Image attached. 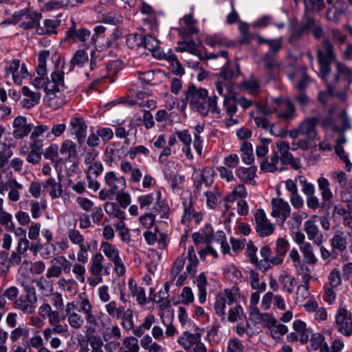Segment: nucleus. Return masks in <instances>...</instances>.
Here are the masks:
<instances>
[{"mask_svg": "<svg viewBox=\"0 0 352 352\" xmlns=\"http://www.w3.org/2000/svg\"><path fill=\"white\" fill-rule=\"evenodd\" d=\"M336 58L333 45L329 40L324 39L317 48V59L320 67L319 75L331 91L338 83V78L340 76L343 87H348L352 82V74L350 69L340 62L336 64L337 73L331 74V64Z\"/></svg>", "mask_w": 352, "mask_h": 352, "instance_id": "obj_1", "label": "nucleus"}, {"mask_svg": "<svg viewBox=\"0 0 352 352\" xmlns=\"http://www.w3.org/2000/svg\"><path fill=\"white\" fill-rule=\"evenodd\" d=\"M208 95V91L203 88H197L194 85H190L188 90L185 91V98L182 100L184 107L189 102L191 108L196 111L205 112V109L200 107V103L205 102Z\"/></svg>", "mask_w": 352, "mask_h": 352, "instance_id": "obj_2", "label": "nucleus"}, {"mask_svg": "<svg viewBox=\"0 0 352 352\" xmlns=\"http://www.w3.org/2000/svg\"><path fill=\"white\" fill-rule=\"evenodd\" d=\"M177 342L186 352H207L206 346L201 342V334L197 332L185 331Z\"/></svg>", "mask_w": 352, "mask_h": 352, "instance_id": "obj_3", "label": "nucleus"}, {"mask_svg": "<svg viewBox=\"0 0 352 352\" xmlns=\"http://www.w3.org/2000/svg\"><path fill=\"white\" fill-rule=\"evenodd\" d=\"M239 288L233 287L231 289H226L216 297L214 308L215 313L219 316L226 315L227 305H232L238 298Z\"/></svg>", "mask_w": 352, "mask_h": 352, "instance_id": "obj_4", "label": "nucleus"}, {"mask_svg": "<svg viewBox=\"0 0 352 352\" xmlns=\"http://www.w3.org/2000/svg\"><path fill=\"white\" fill-rule=\"evenodd\" d=\"M274 112L276 116L285 122L294 120L296 116V109L293 102L289 98L274 99Z\"/></svg>", "mask_w": 352, "mask_h": 352, "instance_id": "obj_5", "label": "nucleus"}, {"mask_svg": "<svg viewBox=\"0 0 352 352\" xmlns=\"http://www.w3.org/2000/svg\"><path fill=\"white\" fill-rule=\"evenodd\" d=\"M277 153L280 154L279 160L283 165H290L294 169L298 170L301 167L300 160L298 158H294L292 154L289 151V145L284 141H278L276 142Z\"/></svg>", "mask_w": 352, "mask_h": 352, "instance_id": "obj_6", "label": "nucleus"}, {"mask_svg": "<svg viewBox=\"0 0 352 352\" xmlns=\"http://www.w3.org/2000/svg\"><path fill=\"white\" fill-rule=\"evenodd\" d=\"M337 330L342 335H352V316L346 308L342 307L338 310L336 316Z\"/></svg>", "mask_w": 352, "mask_h": 352, "instance_id": "obj_7", "label": "nucleus"}, {"mask_svg": "<svg viewBox=\"0 0 352 352\" xmlns=\"http://www.w3.org/2000/svg\"><path fill=\"white\" fill-rule=\"evenodd\" d=\"M51 267L47 270L46 278H58L60 276L62 270L69 273L71 270L72 263L65 256H59L51 260Z\"/></svg>", "mask_w": 352, "mask_h": 352, "instance_id": "obj_8", "label": "nucleus"}, {"mask_svg": "<svg viewBox=\"0 0 352 352\" xmlns=\"http://www.w3.org/2000/svg\"><path fill=\"white\" fill-rule=\"evenodd\" d=\"M101 248L105 256L113 262L115 271L118 275H123L125 272V267L119 256V251L108 242H102Z\"/></svg>", "mask_w": 352, "mask_h": 352, "instance_id": "obj_9", "label": "nucleus"}, {"mask_svg": "<svg viewBox=\"0 0 352 352\" xmlns=\"http://www.w3.org/2000/svg\"><path fill=\"white\" fill-rule=\"evenodd\" d=\"M272 213L271 215L279 219L283 223L290 214V206L289 204L280 197L273 198L271 201Z\"/></svg>", "mask_w": 352, "mask_h": 352, "instance_id": "obj_10", "label": "nucleus"}, {"mask_svg": "<svg viewBox=\"0 0 352 352\" xmlns=\"http://www.w3.org/2000/svg\"><path fill=\"white\" fill-rule=\"evenodd\" d=\"M319 118L316 116L309 117L302 120L298 125L300 135L305 136L309 140H316L318 137L316 126Z\"/></svg>", "mask_w": 352, "mask_h": 352, "instance_id": "obj_11", "label": "nucleus"}, {"mask_svg": "<svg viewBox=\"0 0 352 352\" xmlns=\"http://www.w3.org/2000/svg\"><path fill=\"white\" fill-rule=\"evenodd\" d=\"M256 223V232L261 236H267L272 234L274 230V226L267 219L265 211L258 209L254 215Z\"/></svg>", "mask_w": 352, "mask_h": 352, "instance_id": "obj_12", "label": "nucleus"}, {"mask_svg": "<svg viewBox=\"0 0 352 352\" xmlns=\"http://www.w3.org/2000/svg\"><path fill=\"white\" fill-rule=\"evenodd\" d=\"M12 126L13 137L17 140L26 137L32 130L31 124L27 123V119L23 116H18L14 118Z\"/></svg>", "mask_w": 352, "mask_h": 352, "instance_id": "obj_13", "label": "nucleus"}, {"mask_svg": "<svg viewBox=\"0 0 352 352\" xmlns=\"http://www.w3.org/2000/svg\"><path fill=\"white\" fill-rule=\"evenodd\" d=\"M25 16V21L20 23V27L25 29L38 28L41 14L35 12H27L25 10H21L14 14V17Z\"/></svg>", "mask_w": 352, "mask_h": 352, "instance_id": "obj_14", "label": "nucleus"}, {"mask_svg": "<svg viewBox=\"0 0 352 352\" xmlns=\"http://www.w3.org/2000/svg\"><path fill=\"white\" fill-rule=\"evenodd\" d=\"M304 230L309 240L313 241L315 245L321 246L324 241L323 235L314 221L311 219L306 221L304 223Z\"/></svg>", "mask_w": 352, "mask_h": 352, "instance_id": "obj_15", "label": "nucleus"}, {"mask_svg": "<svg viewBox=\"0 0 352 352\" xmlns=\"http://www.w3.org/2000/svg\"><path fill=\"white\" fill-rule=\"evenodd\" d=\"M104 179L107 185L109 186V192L111 194H116L125 187L124 178L123 177H117L112 171L105 175Z\"/></svg>", "mask_w": 352, "mask_h": 352, "instance_id": "obj_16", "label": "nucleus"}, {"mask_svg": "<svg viewBox=\"0 0 352 352\" xmlns=\"http://www.w3.org/2000/svg\"><path fill=\"white\" fill-rule=\"evenodd\" d=\"M43 192L49 193L54 199L62 196L63 188L60 181L56 182L54 178L50 177L42 183Z\"/></svg>", "mask_w": 352, "mask_h": 352, "instance_id": "obj_17", "label": "nucleus"}, {"mask_svg": "<svg viewBox=\"0 0 352 352\" xmlns=\"http://www.w3.org/2000/svg\"><path fill=\"white\" fill-rule=\"evenodd\" d=\"M70 126L74 130V134L79 144L83 142L86 137L87 125L80 117L72 118L69 122Z\"/></svg>", "mask_w": 352, "mask_h": 352, "instance_id": "obj_18", "label": "nucleus"}, {"mask_svg": "<svg viewBox=\"0 0 352 352\" xmlns=\"http://www.w3.org/2000/svg\"><path fill=\"white\" fill-rule=\"evenodd\" d=\"M63 91L53 90L46 94L45 98L46 104L53 109L62 107L66 102Z\"/></svg>", "mask_w": 352, "mask_h": 352, "instance_id": "obj_19", "label": "nucleus"}, {"mask_svg": "<svg viewBox=\"0 0 352 352\" xmlns=\"http://www.w3.org/2000/svg\"><path fill=\"white\" fill-rule=\"evenodd\" d=\"M21 92L25 97L21 101V104L24 108L30 109L39 102L41 99L40 92L32 91L28 87H22Z\"/></svg>", "mask_w": 352, "mask_h": 352, "instance_id": "obj_20", "label": "nucleus"}, {"mask_svg": "<svg viewBox=\"0 0 352 352\" xmlns=\"http://www.w3.org/2000/svg\"><path fill=\"white\" fill-rule=\"evenodd\" d=\"M60 153L70 162L74 161L78 156L76 144L72 140L64 141L60 146Z\"/></svg>", "mask_w": 352, "mask_h": 352, "instance_id": "obj_21", "label": "nucleus"}, {"mask_svg": "<svg viewBox=\"0 0 352 352\" xmlns=\"http://www.w3.org/2000/svg\"><path fill=\"white\" fill-rule=\"evenodd\" d=\"M338 119L340 124L334 126V133L338 136L344 135V132L352 127L351 120L345 110H342L340 113Z\"/></svg>", "mask_w": 352, "mask_h": 352, "instance_id": "obj_22", "label": "nucleus"}, {"mask_svg": "<svg viewBox=\"0 0 352 352\" xmlns=\"http://www.w3.org/2000/svg\"><path fill=\"white\" fill-rule=\"evenodd\" d=\"M318 185L321 192L322 199V205L323 208L325 203H328L332 199L333 195L329 188L330 184L327 179L323 177H319L318 179Z\"/></svg>", "mask_w": 352, "mask_h": 352, "instance_id": "obj_23", "label": "nucleus"}, {"mask_svg": "<svg viewBox=\"0 0 352 352\" xmlns=\"http://www.w3.org/2000/svg\"><path fill=\"white\" fill-rule=\"evenodd\" d=\"M217 97L215 96L206 98L205 102L200 103V107H204L205 112L198 111L204 116H206L209 112L219 115L220 113V109L217 105Z\"/></svg>", "mask_w": 352, "mask_h": 352, "instance_id": "obj_24", "label": "nucleus"}, {"mask_svg": "<svg viewBox=\"0 0 352 352\" xmlns=\"http://www.w3.org/2000/svg\"><path fill=\"white\" fill-rule=\"evenodd\" d=\"M128 287L131 296L135 297L136 301L140 305H144L146 302V298L144 289L138 287L133 278L129 280Z\"/></svg>", "mask_w": 352, "mask_h": 352, "instance_id": "obj_25", "label": "nucleus"}, {"mask_svg": "<svg viewBox=\"0 0 352 352\" xmlns=\"http://www.w3.org/2000/svg\"><path fill=\"white\" fill-rule=\"evenodd\" d=\"M177 135L179 140L184 144L182 151L185 153L186 157L188 160L193 158V155L191 152L190 144L192 142L191 136L186 130L177 132Z\"/></svg>", "mask_w": 352, "mask_h": 352, "instance_id": "obj_26", "label": "nucleus"}, {"mask_svg": "<svg viewBox=\"0 0 352 352\" xmlns=\"http://www.w3.org/2000/svg\"><path fill=\"white\" fill-rule=\"evenodd\" d=\"M310 345L314 350L320 349V352H329V346L324 342V336L319 333H314L311 336Z\"/></svg>", "mask_w": 352, "mask_h": 352, "instance_id": "obj_27", "label": "nucleus"}, {"mask_svg": "<svg viewBox=\"0 0 352 352\" xmlns=\"http://www.w3.org/2000/svg\"><path fill=\"white\" fill-rule=\"evenodd\" d=\"M279 156L277 153H273L270 158H266L261 163V169L263 172L274 173L278 170L277 164Z\"/></svg>", "mask_w": 352, "mask_h": 352, "instance_id": "obj_28", "label": "nucleus"}, {"mask_svg": "<svg viewBox=\"0 0 352 352\" xmlns=\"http://www.w3.org/2000/svg\"><path fill=\"white\" fill-rule=\"evenodd\" d=\"M276 54L267 52L262 58L264 68L269 72H274L278 69L279 63L276 60Z\"/></svg>", "mask_w": 352, "mask_h": 352, "instance_id": "obj_29", "label": "nucleus"}, {"mask_svg": "<svg viewBox=\"0 0 352 352\" xmlns=\"http://www.w3.org/2000/svg\"><path fill=\"white\" fill-rule=\"evenodd\" d=\"M177 52H189L190 54L197 56L202 59L201 52L198 50L195 42L193 40L179 42L177 47Z\"/></svg>", "mask_w": 352, "mask_h": 352, "instance_id": "obj_30", "label": "nucleus"}, {"mask_svg": "<svg viewBox=\"0 0 352 352\" xmlns=\"http://www.w3.org/2000/svg\"><path fill=\"white\" fill-rule=\"evenodd\" d=\"M256 168L251 166L249 168L240 167L236 170V175L244 182L252 184L255 182L254 178L256 175Z\"/></svg>", "mask_w": 352, "mask_h": 352, "instance_id": "obj_31", "label": "nucleus"}, {"mask_svg": "<svg viewBox=\"0 0 352 352\" xmlns=\"http://www.w3.org/2000/svg\"><path fill=\"white\" fill-rule=\"evenodd\" d=\"M14 307L23 312L24 314H31L35 311L34 303L30 302L26 298L20 297L13 302Z\"/></svg>", "mask_w": 352, "mask_h": 352, "instance_id": "obj_32", "label": "nucleus"}, {"mask_svg": "<svg viewBox=\"0 0 352 352\" xmlns=\"http://www.w3.org/2000/svg\"><path fill=\"white\" fill-rule=\"evenodd\" d=\"M89 36V32L86 29H82L79 32L76 31V24L74 22L72 26L67 32V37L73 38L74 41L85 42Z\"/></svg>", "mask_w": 352, "mask_h": 352, "instance_id": "obj_33", "label": "nucleus"}, {"mask_svg": "<svg viewBox=\"0 0 352 352\" xmlns=\"http://www.w3.org/2000/svg\"><path fill=\"white\" fill-rule=\"evenodd\" d=\"M50 82L54 87V90L65 91L66 87L64 84V72L62 71H54L51 74Z\"/></svg>", "mask_w": 352, "mask_h": 352, "instance_id": "obj_34", "label": "nucleus"}, {"mask_svg": "<svg viewBox=\"0 0 352 352\" xmlns=\"http://www.w3.org/2000/svg\"><path fill=\"white\" fill-rule=\"evenodd\" d=\"M155 318L153 315L150 314L147 316L144 322L133 329V334L138 337L142 336L145 331L150 329L152 325L155 323Z\"/></svg>", "mask_w": 352, "mask_h": 352, "instance_id": "obj_35", "label": "nucleus"}, {"mask_svg": "<svg viewBox=\"0 0 352 352\" xmlns=\"http://www.w3.org/2000/svg\"><path fill=\"white\" fill-rule=\"evenodd\" d=\"M36 285L41 291V294L45 296L49 297L53 292V285L44 277H40L35 280Z\"/></svg>", "mask_w": 352, "mask_h": 352, "instance_id": "obj_36", "label": "nucleus"}, {"mask_svg": "<svg viewBox=\"0 0 352 352\" xmlns=\"http://www.w3.org/2000/svg\"><path fill=\"white\" fill-rule=\"evenodd\" d=\"M88 59V54L84 50H77L69 62V71H72L76 65L82 67Z\"/></svg>", "mask_w": 352, "mask_h": 352, "instance_id": "obj_37", "label": "nucleus"}, {"mask_svg": "<svg viewBox=\"0 0 352 352\" xmlns=\"http://www.w3.org/2000/svg\"><path fill=\"white\" fill-rule=\"evenodd\" d=\"M186 257L188 258L189 263L186 266V272L188 274L193 275L196 272V267L198 265L199 261L192 246H190L188 248V256Z\"/></svg>", "mask_w": 352, "mask_h": 352, "instance_id": "obj_38", "label": "nucleus"}, {"mask_svg": "<svg viewBox=\"0 0 352 352\" xmlns=\"http://www.w3.org/2000/svg\"><path fill=\"white\" fill-rule=\"evenodd\" d=\"M104 210L109 216L117 218L119 220H124L125 219L124 212H123L116 203H106L104 205Z\"/></svg>", "mask_w": 352, "mask_h": 352, "instance_id": "obj_39", "label": "nucleus"}, {"mask_svg": "<svg viewBox=\"0 0 352 352\" xmlns=\"http://www.w3.org/2000/svg\"><path fill=\"white\" fill-rule=\"evenodd\" d=\"M255 37L258 39L259 44H267L269 45L270 50L268 52H272V53H278L283 45L281 38L266 39L258 34L255 35Z\"/></svg>", "mask_w": 352, "mask_h": 352, "instance_id": "obj_40", "label": "nucleus"}, {"mask_svg": "<svg viewBox=\"0 0 352 352\" xmlns=\"http://www.w3.org/2000/svg\"><path fill=\"white\" fill-rule=\"evenodd\" d=\"M306 13H317L324 8V0H303Z\"/></svg>", "mask_w": 352, "mask_h": 352, "instance_id": "obj_41", "label": "nucleus"}, {"mask_svg": "<svg viewBox=\"0 0 352 352\" xmlns=\"http://www.w3.org/2000/svg\"><path fill=\"white\" fill-rule=\"evenodd\" d=\"M39 76L35 78L32 81V85L36 89L44 88L45 93L54 90L50 79L45 77V75H38Z\"/></svg>", "mask_w": 352, "mask_h": 352, "instance_id": "obj_42", "label": "nucleus"}, {"mask_svg": "<svg viewBox=\"0 0 352 352\" xmlns=\"http://www.w3.org/2000/svg\"><path fill=\"white\" fill-rule=\"evenodd\" d=\"M300 251L307 264L315 265L317 263L318 259L315 256L311 245L309 243H302L300 245Z\"/></svg>", "mask_w": 352, "mask_h": 352, "instance_id": "obj_43", "label": "nucleus"}, {"mask_svg": "<svg viewBox=\"0 0 352 352\" xmlns=\"http://www.w3.org/2000/svg\"><path fill=\"white\" fill-rule=\"evenodd\" d=\"M50 53L48 50H42L39 52L38 55V64L36 69V72L38 75L47 74L46 60L50 56Z\"/></svg>", "mask_w": 352, "mask_h": 352, "instance_id": "obj_44", "label": "nucleus"}, {"mask_svg": "<svg viewBox=\"0 0 352 352\" xmlns=\"http://www.w3.org/2000/svg\"><path fill=\"white\" fill-rule=\"evenodd\" d=\"M8 198L12 201H17L20 198L19 190L23 189L22 184L18 183L15 179L9 180Z\"/></svg>", "mask_w": 352, "mask_h": 352, "instance_id": "obj_45", "label": "nucleus"}, {"mask_svg": "<svg viewBox=\"0 0 352 352\" xmlns=\"http://www.w3.org/2000/svg\"><path fill=\"white\" fill-rule=\"evenodd\" d=\"M59 23L57 20L45 19L44 21V28H37V33L39 34H50L55 32V29L58 26Z\"/></svg>", "mask_w": 352, "mask_h": 352, "instance_id": "obj_46", "label": "nucleus"}, {"mask_svg": "<svg viewBox=\"0 0 352 352\" xmlns=\"http://www.w3.org/2000/svg\"><path fill=\"white\" fill-rule=\"evenodd\" d=\"M343 83L342 82V77L338 78V83L332 88V91L329 90L327 87L329 93L331 96H338L341 101H345L346 98L345 91L347 90L350 85L346 87H343Z\"/></svg>", "mask_w": 352, "mask_h": 352, "instance_id": "obj_47", "label": "nucleus"}, {"mask_svg": "<svg viewBox=\"0 0 352 352\" xmlns=\"http://www.w3.org/2000/svg\"><path fill=\"white\" fill-rule=\"evenodd\" d=\"M223 103H224V106L226 107V110L228 116L230 118V121H232L234 123H236V120H233L232 116L236 112L237 102H236L233 98H229V97L225 96Z\"/></svg>", "mask_w": 352, "mask_h": 352, "instance_id": "obj_48", "label": "nucleus"}, {"mask_svg": "<svg viewBox=\"0 0 352 352\" xmlns=\"http://www.w3.org/2000/svg\"><path fill=\"white\" fill-rule=\"evenodd\" d=\"M104 257L101 254H96L91 261V272L95 276H99L103 269L102 261Z\"/></svg>", "mask_w": 352, "mask_h": 352, "instance_id": "obj_49", "label": "nucleus"}, {"mask_svg": "<svg viewBox=\"0 0 352 352\" xmlns=\"http://www.w3.org/2000/svg\"><path fill=\"white\" fill-rule=\"evenodd\" d=\"M102 338L106 342L111 339H120L121 338L120 328L117 325L107 328L105 331L102 332Z\"/></svg>", "mask_w": 352, "mask_h": 352, "instance_id": "obj_50", "label": "nucleus"}, {"mask_svg": "<svg viewBox=\"0 0 352 352\" xmlns=\"http://www.w3.org/2000/svg\"><path fill=\"white\" fill-rule=\"evenodd\" d=\"M241 151L243 153L242 157L243 162L250 164L254 160L252 144L248 142H243L241 146Z\"/></svg>", "mask_w": 352, "mask_h": 352, "instance_id": "obj_51", "label": "nucleus"}, {"mask_svg": "<svg viewBox=\"0 0 352 352\" xmlns=\"http://www.w3.org/2000/svg\"><path fill=\"white\" fill-rule=\"evenodd\" d=\"M247 195L245 186L243 184L237 185L232 192L226 197V200L227 201L233 202L237 198L244 197Z\"/></svg>", "mask_w": 352, "mask_h": 352, "instance_id": "obj_52", "label": "nucleus"}, {"mask_svg": "<svg viewBox=\"0 0 352 352\" xmlns=\"http://www.w3.org/2000/svg\"><path fill=\"white\" fill-rule=\"evenodd\" d=\"M279 280L283 284L287 292L292 293L296 285L295 278L287 274H281Z\"/></svg>", "mask_w": 352, "mask_h": 352, "instance_id": "obj_53", "label": "nucleus"}, {"mask_svg": "<svg viewBox=\"0 0 352 352\" xmlns=\"http://www.w3.org/2000/svg\"><path fill=\"white\" fill-rule=\"evenodd\" d=\"M331 245L333 248L342 252L346 248V239L343 236L342 233L336 234L331 239Z\"/></svg>", "mask_w": 352, "mask_h": 352, "instance_id": "obj_54", "label": "nucleus"}, {"mask_svg": "<svg viewBox=\"0 0 352 352\" xmlns=\"http://www.w3.org/2000/svg\"><path fill=\"white\" fill-rule=\"evenodd\" d=\"M142 45L151 52H155L160 47V41L150 35L143 36Z\"/></svg>", "mask_w": 352, "mask_h": 352, "instance_id": "obj_55", "label": "nucleus"}, {"mask_svg": "<svg viewBox=\"0 0 352 352\" xmlns=\"http://www.w3.org/2000/svg\"><path fill=\"white\" fill-rule=\"evenodd\" d=\"M186 259V257L184 256V254H182L175 260L174 265L170 270V277L172 280L175 279L183 269Z\"/></svg>", "mask_w": 352, "mask_h": 352, "instance_id": "obj_56", "label": "nucleus"}, {"mask_svg": "<svg viewBox=\"0 0 352 352\" xmlns=\"http://www.w3.org/2000/svg\"><path fill=\"white\" fill-rule=\"evenodd\" d=\"M67 322L72 328L80 329L84 324V319L77 312L67 316Z\"/></svg>", "mask_w": 352, "mask_h": 352, "instance_id": "obj_57", "label": "nucleus"}, {"mask_svg": "<svg viewBox=\"0 0 352 352\" xmlns=\"http://www.w3.org/2000/svg\"><path fill=\"white\" fill-rule=\"evenodd\" d=\"M12 80L16 85H21L23 79L28 78L30 77L29 73L25 64H22L21 66L16 70V72L13 74Z\"/></svg>", "mask_w": 352, "mask_h": 352, "instance_id": "obj_58", "label": "nucleus"}, {"mask_svg": "<svg viewBox=\"0 0 352 352\" xmlns=\"http://www.w3.org/2000/svg\"><path fill=\"white\" fill-rule=\"evenodd\" d=\"M143 35L138 34H132L128 36L126 38V45L131 49H135L142 45Z\"/></svg>", "mask_w": 352, "mask_h": 352, "instance_id": "obj_59", "label": "nucleus"}, {"mask_svg": "<svg viewBox=\"0 0 352 352\" xmlns=\"http://www.w3.org/2000/svg\"><path fill=\"white\" fill-rule=\"evenodd\" d=\"M336 146L335 147V151L336 154L340 157V158L342 161H346L347 160V155L344 153V148L342 147V144L346 142V139L344 135L338 136L336 139Z\"/></svg>", "mask_w": 352, "mask_h": 352, "instance_id": "obj_60", "label": "nucleus"}, {"mask_svg": "<svg viewBox=\"0 0 352 352\" xmlns=\"http://www.w3.org/2000/svg\"><path fill=\"white\" fill-rule=\"evenodd\" d=\"M12 155V153L5 144L0 142V168L4 167L9 158Z\"/></svg>", "mask_w": 352, "mask_h": 352, "instance_id": "obj_61", "label": "nucleus"}, {"mask_svg": "<svg viewBox=\"0 0 352 352\" xmlns=\"http://www.w3.org/2000/svg\"><path fill=\"white\" fill-rule=\"evenodd\" d=\"M251 316L256 320L261 322V320H266L270 325H274L276 320L267 314H261L256 307H254L251 311Z\"/></svg>", "mask_w": 352, "mask_h": 352, "instance_id": "obj_62", "label": "nucleus"}, {"mask_svg": "<svg viewBox=\"0 0 352 352\" xmlns=\"http://www.w3.org/2000/svg\"><path fill=\"white\" fill-rule=\"evenodd\" d=\"M123 344L125 346L127 352H138L140 347L138 341L133 337L126 338L123 341Z\"/></svg>", "mask_w": 352, "mask_h": 352, "instance_id": "obj_63", "label": "nucleus"}, {"mask_svg": "<svg viewBox=\"0 0 352 352\" xmlns=\"http://www.w3.org/2000/svg\"><path fill=\"white\" fill-rule=\"evenodd\" d=\"M91 346V352H104L102 350L103 342L100 337L91 336L88 338Z\"/></svg>", "mask_w": 352, "mask_h": 352, "instance_id": "obj_64", "label": "nucleus"}]
</instances>
